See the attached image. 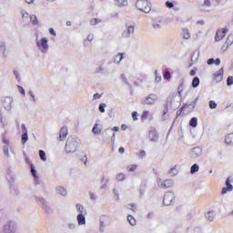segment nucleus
Returning <instances> with one entry per match:
<instances>
[{"instance_id":"obj_1","label":"nucleus","mask_w":233,"mask_h":233,"mask_svg":"<svg viewBox=\"0 0 233 233\" xmlns=\"http://www.w3.org/2000/svg\"><path fill=\"white\" fill-rule=\"evenodd\" d=\"M81 147V139L77 137H68L66 141L65 152L66 154H76V151Z\"/></svg>"},{"instance_id":"obj_2","label":"nucleus","mask_w":233,"mask_h":233,"mask_svg":"<svg viewBox=\"0 0 233 233\" xmlns=\"http://www.w3.org/2000/svg\"><path fill=\"white\" fill-rule=\"evenodd\" d=\"M35 45L37 50L41 52V54H47L48 50L50 48V46H48V38L47 37H43L41 39H36L35 40Z\"/></svg>"},{"instance_id":"obj_3","label":"nucleus","mask_w":233,"mask_h":233,"mask_svg":"<svg viewBox=\"0 0 233 233\" xmlns=\"http://www.w3.org/2000/svg\"><path fill=\"white\" fill-rule=\"evenodd\" d=\"M136 6L140 12H144V14H150V10H152V4L147 0H137Z\"/></svg>"},{"instance_id":"obj_4","label":"nucleus","mask_w":233,"mask_h":233,"mask_svg":"<svg viewBox=\"0 0 233 233\" xmlns=\"http://www.w3.org/2000/svg\"><path fill=\"white\" fill-rule=\"evenodd\" d=\"M35 201L46 212V214H51L52 208H50V204L43 198L35 196Z\"/></svg>"},{"instance_id":"obj_5","label":"nucleus","mask_w":233,"mask_h":233,"mask_svg":"<svg viewBox=\"0 0 233 233\" xmlns=\"http://www.w3.org/2000/svg\"><path fill=\"white\" fill-rule=\"evenodd\" d=\"M2 233H17V224L14 221L6 222L3 227Z\"/></svg>"},{"instance_id":"obj_6","label":"nucleus","mask_w":233,"mask_h":233,"mask_svg":"<svg viewBox=\"0 0 233 233\" xmlns=\"http://www.w3.org/2000/svg\"><path fill=\"white\" fill-rule=\"evenodd\" d=\"M175 201H176V195H174V192L169 191L164 195L163 204L166 207H170V205H174Z\"/></svg>"},{"instance_id":"obj_7","label":"nucleus","mask_w":233,"mask_h":233,"mask_svg":"<svg viewBox=\"0 0 233 233\" xmlns=\"http://www.w3.org/2000/svg\"><path fill=\"white\" fill-rule=\"evenodd\" d=\"M157 101V95L156 94H150L147 96L141 99V105H149L152 106V105H156V102Z\"/></svg>"},{"instance_id":"obj_8","label":"nucleus","mask_w":233,"mask_h":233,"mask_svg":"<svg viewBox=\"0 0 233 233\" xmlns=\"http://www.w3.org/2000/svg\"><path fill=\"white\" fill-rule=\"evenodd\" d=\"M157 185L159 188H163L165 190L167 188H171V187H174V181L172 179H166L162 181L161 178H157Z\"/></svg>"},{"instance_id":"obj_9","label":"nucleus","mask_w":233,"mask_h":233,"mask_svg":"<svg viewBox=\"0 0 233 233\" xmlns=\"http://www.w3.org/2000/svg\"><path fill=\"white\" fill-rule=\"evenodd\" d=\"M173 101H174V96L167 97V101L164 105L163 115L160 118L161 121H167V119H168V106H170V105H172Z\"/></svg>"},{"instance_id":"obj_10","label":"nucleus","mask_w":233,"mask_h":233,"mask_svg":"<svg viewBox=\"0 0 233 233\" xmlns=\"http://www.w3.org/2000/svg\"><path fill=\"white\" fill-rule=\"evenodd\" d=\"M12 103H14V98L10 96H5L2 99V105L5 110H7L8 112L12 110Z\"/></svg>"},{"instance_id":"obj_11","label":"nucleus","mask_w":233,"mask_h":233,"mask_svg":"<svg viewBox=\"0 0 233 233\" xmlns=\"http://www.w3.org/2000/svg\"><path fill=\"white\" fill-rule=\"evenodd\" d=\"M232 180L230 179V177H228L226 179V187H222L221 189V196H225V194H227L228 192H232L233 190V186H232Z\"/></svg>"},{"instance_id":"obj_12","label":"nucleus","mask_w":233,"mask_h":233,"mask_svg":"<svg viewBox=\"0 0 233 233\" xmlns=\"http://www.w3.org/2000/svg\"><path fill=\"white\" fill-rule=\"evenodd\" d=\"M136 30V27L134 25H128V24L126 25V29L122 33V37L124 39H128L132 34H134Z\"/></svg>"},{"instance_id":"obj_13","label":"nucleus","mask_w":233,"mask_h":233,"mask_svg":"<svg viewBox=\"0 0 233 233\" xmlns=\"http://www.w3.org/2000/svg\"><path fill=\"white\" fill-rule=\"evenodd\" d=\"M228 32V29L227 28H223L222 31L218 29L216 33L215 41L219 42L222 39H224Z\"/></svg>"},{"instance_id":"obj_14","label":"nucleus","mask_w":233,"mask_h":233,"mask_svg":"<svg viewBox=\"0 0 233 233\" xmlns=\"http://www.w3.org/2000/svg\"><path fill=\"white\" fill-rule=\"evenodd\" d=\"M210 8H212V1L204 0L203 4L200 5V10L202 12H211Z\"/></svg>"},{"instance_id":"obj_15","label":"nucleus","mask_w":233,"mask_h":233,"mask_svg":"<svg viewBox=\"0 0 233 233\" xmlns=\"http://www.w3.org/2000/svg\"><path fill=\"white\" fill-rule=\"evenodd\" d=\"M68 137V127H62L60 131H59V141H66V137Z\"/></svg>"},{"instance_id":"obj_16","label":"nucleus","mask_w":233,"mask_h":233,"mask_svg":"<svg viewBox=\"0 0 233 233\" xmlns=\"http://www.w3.org/2000/svg\"><path fill=\"white\" fill-rule=\"evenodd\" d=\"M223 67L220 68L217 73H215L213 75V79L216 83H221V81H223Z\"/></svg>"},{"instance_id":"obj_17","label":"nucleus","mask_w":233,"mask_h":233,"mask_svg":"<svg viewBox=\"0 0 233 233\" xmlns=\"http://www.w3.org/2000/svg\"><path fill=\"white\" fill-rule=\"evenodd\" d=\"M201 154H203V149L199 147H194L191 150V157L193 159H198V157H199V156H201Z\"/></svg>"},{"instance_id":"obj_18","label":"nucleus","mask_w":233,"mask_h":233,"mask_svg":"<svg viewBox=\"0 0 233 233\" xmlns=\"http://www.w3.org/2000/svg\"><path fill=\"white\" fill-rule=\"evenodd\" d=\"M0 52L2 53L3 59H6L8 57V51L6 50V43L0 42Z\"/></svg>"},{"instance_id":"obj_19","label":"nucleus","mask_w":233,"mask_h":233,"mask_svg":"<svg viewBox=\"0 0 233 233\" xmlns=\"http://www.w3.org/2000/svg\"><path fill=\"white\" fill-rule=\"evenodd\" d=\"M31 174L35 178V184L39 185L41 183V180H39V177L37 176V171L35 170V167H34V164H31Z\"/></svg>"},{"instance_id":"obj_20","label":"nucleus","mask_w":233,"mask_h":233,"mask_svg":"<svg viewBox=\"0 0 233 233\" xmlns=\"http://www.w3.org/2000/svg\"><path fill=\"white\" fill-rule=\"evenodd\" d=\"M181 37L182 39H185V41H188V39L191 37L190 30H188L187 27L182 28Z\"/></svg>"},{"instance_id":"obj_21","label":"nucleus","mask_w":233,"mask_h":233,"mask_svg":"<svg viewBox=\"0 0 233 233\" xmlns=\"http://www.w3.org/2000/svg\"><path fill=\"white\" fill-rule=\"evenodd\" d=\"M86 214H78L76 216V220L78 225L82 226V225H86Z\"/></svg>"},{"instance_id":"obj_22","label":"nucleus","mask_w":233,"mask_h":233,"mask_svg":"<svg viewBox=\"0 0 233 233\" xmlns=\"http://www.w3.org/2000/svg\"><path fill=\"white\" fill-rule=\"evenodd\" d=\"M198 101H199V96H197L196 99L191 102L188 106L187 104H185L182 107L181 110H185V108H191V110H194V108H196V105H198Z\"/></svg>"},{"instance_id":"obj_23","label":"nucleus","mask_w":233,"mask_h":233,"mask_svg":"<svg viewBox=\"0 0 233 233\" xmlns=\"http://www.w3.org/2000/svg\"><path fill=\"white\" fill-rule=\"evenodd\" d=\"M125 59V53H118L114 56L115 65H119Z\"/></svg>"},{"instance_id":"obj_24","label":"nucleus","mask_w":233,"mask_h":233,"mask_svg":"<svg viewBox=\"0 0 233 233\" xmlns=\"http://www.w3.org/2000/svg\"><path fill=\"white\" fill-rule=\"evenodd\" d=\"M205 218L208 221H214V219H216V211L211 210L207 212Z\"/></svg>"},{"instance_id":"obj_25","label":"nucleus","mask_w":233,"mask_h":233,"mask_svg":"<svg viewBox=\"0 0 233 233\" xmlns=\"http://www.w3.org/2000/svg\"><path fill=\"white\" fill-rule=\"evenodd\" d=\"M148 137H149V139H150V141H157V138L159 137L158 136H157V132H156V129H151L150 131H149V135H148Z\"/></svg>"},{"instance_id":"obj_26","label":"nucleus","mask_w":233,"mask_h":233,"mask_svg":"<svg viewBox=\"0 0 233 233\" xmlns=\"http://www.w3.org/2000/svg\"><path fill=\"white\" fill-rule=\"evenodd\" d=\"M56 194H59V196H63L64 198L66 197V195L68 194V192L66 191V188L59 186L56 188Z\"/></svg>"},{"instance_id":"obj_27","label":"nucleus","mask_w":233,"mask_h":233,"mask_svg":"<svg viewBox=\"0 0 233 233\" xmlns=\"http://www.w3.org/2000/svg\"><path fill=\"white\" fill-rule=\"evenodd\" d=\"M76 210L78 212V214H87L86 208L82 204H76Z\"/></svg>"},{"instance_id":"obj_28","label":"nucleus","mask_w":233,"mask_h":233,"mask_svg":"<svg viewBox=\"0 0 233 233\" xmlns=\"http://www.w3.org/2000/svg\"><path fill=\"white\" fill-rule=\"evenodd\" d=\"M225 143L228 146H233V133H229L226 136Z\"/></svg>"},{"instance_id":"obj_29","label":"nucleus","mask_w":233,"mask_h":233,"mask_svg":"<svg viewBox=\"0 0 233 233\" xmlns=\"http://www.w3.org/2000/svg\"><path fill=\"white\" fill-rule=\"evenodd\" d=\"M116 6H128L127 0H114Z\"/></svg>"},{"instance_id":"obj_30","label":"nucleus","mask_w":233,"mask_h":233,"mask_svg":"<svg viewBox=\"0 0 233 233\" xmlns=\"http://www.w3.org/2000/svg\"><path fill=\"white\" fill-rule=\"evenodd\" d=\"M148 117H150V119H152V114H150V111H148V110L143 111L142 116H141V121H146V119H148Z\"/></svg>"},{"instance_id":"obj_31","label":"nucleus","mask_w":233,"mask_h":233,"mask_svg":"<svg viewBox=\"0 0 233 233\" xmlns=\"http://www.w3.org/2000/svg\"><path fill=\"white\" fill-rule=\"evenodd\" d=\"M30 22L31 24L35 26L36 25H39V20L37 19V15H31V16H29Z\"/></svg>"},{"instance_id":"obj_32","label":"nucleus","mask_w":233,"mask_h":233,"mask_svg":"<svg viewBox=\"0 0 233 233\" xmlns=\"http://www.w3.org/2000/svg\"><path fill=\"white\" fill-rule=\"evenodd\" d=\"M21 14H22V19L24 22H26V21H28V19H30L31 15L28 14V12L22 10Z\"/></svg>"},{"instance_id":"obj_33","label":"nucleus","mask_w":233,"mask_h":233,"mask_svg":"<svg viewBox=\"0 0 233 233\" xmlns=\"http://www.w3.org/2000/svg\"><path fill=\"white\" fill-rule=\"evenodd\" d=\"M197 172H199V165L194 164L190 167V174H196Z\"/></svg>"},{"instance_id":"obj_34","label":"nucleus","mask_w":233,"mask_h":233,"mask_svg":"<svg viewBox=\"0 0 233 233\" xmlns=\"http://www.w3.org/2000/svg\"><path fill=\"white\" fill-rule=\"evenodd\" d=\"M199 86V77L195 76L192 80V87L198 88Z\"/></svg>"},{"instance_id":"obj_35","label":"nucleus","mask_w":233,"mask_h":233,"mask_svg":"<svg viewBox=\"0 0 233 233\" xmlns=\"http://www.w3.org/2000/svg\"><path fill=\"white\" fill-rule=\"evenodd\" d=\"M93 134H96L99 135L101 134V128H99V125L98 124H95L92 129Z\"/></svg>"},{"instance_id":"obj_36","label":"nucleus","mask_w":233,"mask_h":233,"mask_svg":"<svg viewBox=\"0 0 233 233\" xmlns=\"http://www.w3.org/2000/svg\"><path fill=\"white\" fill-rule=\"evenodd\" d=\"M99 23H101V19L99 18H92L90 21H89V25L91 26H96V25H99Z\"/></svg>"},{"instance_id":"obj_37","label":"nucleus","mask_w":233,"mask_h":233,"mask_svg":"<svg viewBox=\"0 0 233 233\" xmlns=\"http://www.w3.org/2000/svg\"><path fill=\"white\" fill-rule=\"evenodd\" d=\"M189 127H193V128H196L198 127V118L193 117L189 121Z\"/></svg>"},{"instance_id":"obj_38","label":"nucleus","mask_w":233,"mask_h":233,"mask_svg":"<svg viewBox=\"0 0 233 233\" xmlns=\"http://www.w3.org/2000/svg\"><path fill=\"white\" fill-rule=\"evenodd\" d=\"M13 74L15 77V80L17 81V83H21V74H19V71L17 70H14Z\"/></svg>"},{"instance_id":"obj_39","label":"nucleus","mask_w":233,"mask_h":233,"mask_svg":"<svg viewBox=\"0 0 233 233\" xmlns=\"http://www.w3.org/2000/svg\"><path fill=\"white\" fill-rule=\"evenodd\" d=\"M116 179L117 181H125V179H127V175H125V173H118L116 175Z\"/></svg>"},{"instance_id":"obj_40","label":"nucleus","mask_w":233,"mask_h":233,"mask_svg":"<svg viewBox=\"0 0 233 233\" xmlns=\"http://www.w3.org/2000/svg\"><path fill=\"white\" fill-rule=\"evenodd\" d=\"M127 221L132 227L136 226V218H134L132 215L127 216Z\"/></svg>"},{"instance_id":"obj_41","label":"nucleus","mask_w":233,"mask_h":233,"mask_svg":"<svg viewBox=\"0 0 233 233\" xmlns=\"http://www.w3.org/2000/svg\"><path fill=\"white\" fill-rule=\"evenodd\" d=\"M39 157L42 161H46V153L44 150H39Z\"/></svg>"},{"instance_id":"obj_42","label":"nucleus","mask_w":233,"mask_h":233,"mask_svg":"<svg viewBox=\"0 0 233 233\" xmlns=\"http://www.w3.org/2000/svg\"><path fill=\"white\" fill-rule=\"evenodd\" d=\"M105 219L100 218V227H99V232H105Z\"/></svg>"},{"instance_id":"obj_43","label":"nucleus","mask_w":233,"mask_h":233,"mask_svg":"<svg viewBox=\"0 0 233 233\" xmlns=\"http://www.w3.org/2000/svg\"><path fill=\"white\" fill-rule=\"evenodd\" d=\"M169 176H171L172 177H174V176H177V168L176 167H172L169 172H168Z\"/></svg>"},{"instance_id":"obj_44","label":"nucleus","mask_w":233,"mask_h":233,"mask_svg":"<svg viewBox=\"0 0 233 233\" xmlns=\"http://www.w3.org/2000/svg\"><path fill=\"white\" fill-rule=\"evenodd\" d=\"M208 105H209V108H211V110H214V108H218V104L214 100H210Z\"/></svg>"},{"instance_id":"obj_45","label":"nucleus","mask_w":233,"mask_h":233,"mask_svg":"<svg viewBox=\"0 0 233 233\" xmlns=\"http://www.w3.org/2000/svg\"><path fill=\"white\" fill-rule=\"evenodd\" d=\"M28 141V133L22 134V145H25Z\"/></svg>"},{"instance_id":"obj_46","label":"nucleus","mask_w":233,"mask_h":233,"mask_svg":"<svg viewBox=\"0 0 233 233\" xmlns=\"http://www.w3.org/2000/svg\"><path fill=\"white\" fill-rule=\"evenodd\" d=\"M105 108H106V104L101 103L99 105L98 110L101 112V114H105Z\"/></svg>"},{"instance_id":"obj_47","label":"nucleus","mask_w":233,"mask_h":233,"mask_svg":"<svg viewBox=\"0 0 233 233\" xmlns=\"http://www.w3.org/2000/svg\"><path fill=\"white\" fill-rule=\"evenodd\" d=\"M233 44V35H230L227 40H226V45H228V46H230Z\"/></svg>"},{"instance_id":"obj_48","label":"nucleus","mask_w":233,"mask_h":233,"mask_svg":"<svg viewBox=\"0 0 233 233\" xmlns=\"http://www.w3.org/2000/svg\"><path fill=\"white\" fill-rule=\"evenodd\" d=\"M113 194H114V199L116 201H119V191H117V189L114 188Z\"/></svg>"},{"instance_id":"obj_49","label":"nucleus","mask_w":233,"mask_h":233,"mask_svg":"<svg viewBox=\"0 0 233 233\" xmlns=\"http://www.w3.org/2000/svg\"><path fill=\"white\" fill-rule=\"evenodd\" d=\"M152 27L155 29V30H161V24H159V22H154L152 24Z\"/></svg>"},{"instance_id":"obj_50","label":"nucleus","mask_w":233,"mask_h":233,"mask_svg":"<svg viewBox=\"0 0 233 233\" xmlns=\"http://www.w3.org/2000/svg\"><path fill=\"white\" fill-rule=\"evenodd\" d=\"M3 150L5 157H10V153L8 152V146H4Z\"/></svg>"},{"instance_id":"obj_51","label":"nucleus","mask_w":233,"mask_h":233,"mask_svg":"<svg viewBox=\"0 0 233 233\" xmlns=\"http://www.w3.org/2000/svg\"><path fill=\"white\" fill-rule=\"evenodd\" d=\"M103 66H97L96 69H95V74H103Z\"/></svg>"},{"instance_id":"obj_52","label":"nucleus","mask_w":233,"mask_h":233,"mask_svg":"<svg viewBox=\"0 0 233 233\" xmlns=\"http://www.w3.org/2000/svg\"><path fill=\"white\" fill-rule=\"evenodd\" d=\"M227 85H228V86H232V85H233V76H228V77Z\"/></svg>"},{"instance_id":"obj_53","label":"nucleus","mask_w":233,"mask_h":233,"mask_svg":"<svg viewBox=\"0 0 233 233\" xmlns=\"http://www.w3.org/2000/svg\"><path fill=\"white\" fill-rule=\"evenodd\" d=\"M147 156V152L145 150H141L139 153H138V157L140 159H143V157H146Z\"/></svg>"},{"instance_id":"obj_54","label":"nucleus","mask_w":233,"mask_h":233,"mask_svg":"<svg viewBox=\"0 0 233 233\" xmlns=\"http://www.w3.org/2000/svg\"><path fill=\"white\" fill-rule=\"evenodd\" d=\"M22 134H28V129H26V126L25 124L21 125Z\"/></svg>"},{"instance_id":"obj_55","label":"nucleus","mask_w":233,"mask_h":233,"mask_svg":"<svg viewBox=\"0 0 233 233\" xmlns=\"http://www.w3.org/2000/svg\"><path fill=\"white\" fill-rule=\"evenodd\" d=\"M17 88H18V92H20L22 96H26V93L25 92V88H23V86H17Z\"/></svg>"},{"instance_id":"obj_56","label":"nucleus","mask_w":233,"mask_h":233,"mask_svg":"<svg viewBox=\"0 0 233 233\" xmlns=\"http://www.w3.org/2000/svg\"><path fill=\"white\" fill-rule=\"evenodd\" d=\"M172 76L170 75V71H166L164 74V79H171Z\"/></svg>"},{"instance_id":"obj_57","label":"nucleus","mask_w":233,"mask_h":233,"mask_svg":"<svg viewBox=\"0 0 233 233\" xmlns=\"http://www.w3.org/2000/svg\"><path fill=\"white\" fill-rule=\"evenodd\" d=\"M12 192H13V194H15V196H18V194H19V187H14L12 188Z\"/></svg>"},{"instance_id":"obj_58","label":"nucleus","mask_w":233,"mask_h":233,"mask_svg":"<svg viewBox=\"0 0 233 233\" xmlns=\"http://www.w3.org/2000/svg\"><path fill=\"white\" fill-rule=\"evenodd\" d=\"M137 168V165H131L129 166L128 172H135V170Z\"/></svg>"},{"instance_id":"obj_59","label":"nucleus","mask_w":233,"mask_h":233,"mask_svg":"<svg viewBox=\"0 0 233 233\" xmlns=\"http://www.w3.org/2000/svg\"><path fill=\"white\" fill-rule=\"evenodd\" d=\"M67 227L70 230H76V223H69Z\"/></svg>"},{"instance_id":"obj_60","label":"nucleus","mask_w":233,"mask_h":233,"mask_svg":"<svg viewBox=\"0 0 233 233\" xmlns=\"http://www.w3.org/2000/svg\"><path fill=\"white\" fill-rule=\"evenodd\" d=\"M90 196V199H92V201H96V199H97V196H96V194L90 192L89 193Z\"/></svg>"},{"instance_id":"obj_61","label":"nucleus","mask_w":233,"mask_h":233,"mask_svg":"<svg viewBox=\"0 0 233 233\" xmlns=\"http://www.w3.org/2000/svg\"><path fill=\"white\" fill-rule=\"evenodd\" d=\"M166 6H167V8H172L174 6V3L170 2V1H167Z\"/></svg>"},{"instance_id":"obj_62","label":"nucleus","mask_w":233,"mask_h":233,"mask_svg":"<svg viewBox=\"0 0 233 233\" xmlns=\"http://www.w3.org/2000/svg\"><path fill=\"white\" fill-rule=\"evenodd\" d=\"M177 90H178V96L179 97H181V93L183 92V84H180Z\"/></svg>"},{"instance_id":"obj_63","label":"nucleus","mask_w":233,"mask_h":233,"mask_svg":"<svg viewBox=\"0 0 233 233\" xmlns=\"http://www.w3.org/2000/svg\"><path fill=\"white\" fill-rule=\"evenodd\" d=\"M133 121H137V112L135 111L132 113Z\"/></svg>"},{"instance_id":"obj_64","label":"nucleus","mask_w":233,"mask_h":233,"mask_svg":"<svg viewBox=\"0 0 233 233\" xmlns=\"http://www.w3.org/2000/svg\"><path fill=\"white\" fill-rule=\"evenodd\" d=\"M154 218V212H149L147 215V219H153Z\"/></svg>"}]
</instances>
